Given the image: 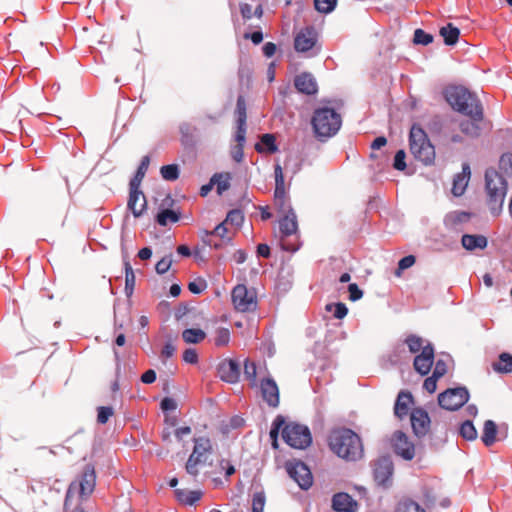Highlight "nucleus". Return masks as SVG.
<instances>
[{"label": "nucleus", "instance_id": "nucleus-1", "mask_svg": "<svg viewBox=\"0 0 512 512\" xmlns=\"http://www.w3.org/2000/svg\"><path fill=\"white\" fill-rule=\"evenodd\" d=\"M328 444L333 453L347 461H357L364 453L361 438L349 428L332 430L328 437Z\"/></svg>", "mask_w": 512, "mask_h": 512}, {"label": "nucleus", "instance_id": "nucleus-2", "mask_svg": "<svg viewBox=\"0 0 512 512\" xmlns=\"http://www.w3.org/2000/svg\"><path fill=\"white\" fill-rule=\"evenodd\" d=\"M446 101L457 112L475 119H484L483 107L478 97L462 86L448 88Z\"/></svg>", "mask_w": 512, "mask_h": 512}, {"label": "nucleus", "instance_id": "nucleus-3", "mask_svg": "<svg viewBox=\"0 0 512 512\" xmlns=\"http://www.w3.org/2000/svg\"><path fill=\"white\" fill-rule=\"evenodd\" d=\"M96 478L94 465L86 464L76 479L69 484L65 496L64 508L66 510L69 509L72 505L74 495L78 496V505L87 501L95 490Z\"/></svg>", "mask_w": 512, "mask_h": 512}, {"label": "nucleus", "instance_id": "nucleus-4", "mask_svg": "<svg viewBox=\"0 0 512 512\" xmlns=\"http://www.w3.org/2000/svg\"><path fill=\"white\" fill-rule=\"evenodd\" d=\"M311 125L315 136L324 141L334 136L342 125V118L334 109L321 107L314 111Z\"/></svg>", "mask_w": 512, "mask_h": 512}, {"label": "nucleus", "instance_id": "nucleus-5", "mask_svg": "<svg viewBox=\"0 0 512 512\" xmlns=\"http://www.w3.org/2000/svg\"><path fill=\"white\" fill-rule=\"evenodd\" d=\"M485 182L489 210L494 216H498L502 211L507 193V182L505 178L493 168L486 170Z\"/></svg>", "mask_w": 512, "mask_h": 512}, {"label": "nucleus", "instance_id": "nucleus-6", "mask_svg": "<svg viewBox=\"0 0 512 512\" xmlns=\"http://www.w3.org/2000/svg\"><path fill=\"white\" fill-rule=\"evenodd\" d=\"M409 149L414 158L424 165H431L435 160V148L430 142L426 132L414 124L409 133Z\"/></svg>", "mask_w": 512, "mask_h": 512}, {"label": "nucleus", "instance_id": "nucleus-7", "mask_svg": "<svg viewBox=\"0 0 512 512\" xmlns=\"http://www.w3.org/2000/svg\"><path fill=\"white\" fill-rule=\"evenodd\" d=\"M213 451V444L209 438H194L193 451L185 464L186 472L196 479L199 476L200 468L207 463Z\"/></svg>", "mask_w": 512, "mask_h": 512}, {"label": "nucleus", "instance_id": "nucleus-8", "mask_svg": "<svg viewBox=\"0 0 512 512\" xmlns=\"http://www.w3.org/2000/svg\"><path fill=\"white\" fill-rule=\"evenodd\" d=\"M282 438L291 447L305 449L312 442V436L307 426L289 423L282 429Z\"/></svg>", "mask_w": 512, "mask_h": 512}, {"label": "nucleus", "instance_id": "nucleus-9", "mask_svg": "<svg viewBox=\"0 0 512 512\" xmlns=\"http://www.w3.org/2000/svg\"><path fill=\"white\" fill-rule=\"evenodd\" d=\"M279 220V229L281 233V247L289 252H295L300 248L299 242H291L288 238L296 235L298 232L297 217L293 209H288V213Z\"/></svg>", "mask_w": 512, "mask_h": 512}, {"label": "nucleus", "instance_id": "nucleus-10", "mask_svg": "<svg viewBox=\"0 0 512 512\" xmlns=\"http://www.w3.org/2000/svg\"><path fill=\"white\" fill-rule=\"evenodd\" d=\"M234 308L239 312H252L257 308V296L253 290H248L246 285L235 286L231 293Z\"/></svg>", "mask_w": 512, "mask_h": 512}, {"label": "nucleus", "instance_id": "nucleus-11", "mask_svg": "<svg viewBox=\"0 0 512 512\" xmlns=\"http://www.w3.org/2000/svg\"><path fill=\"white\" fill-rule=\"evenodd\" d=\"M390 444L393 452L405 461H411L416 456L414 443L403 431H395L390 438Z\"/></svg>", "mask_w": 512, "mask_h": 512}, {"label": "nucleus", "instance_id": "nucleus-12", "mask_svg": "<svg viewBox=\"0 0 512 512\" xmlns=\"http://www.w3.org/2000/svg\"><path fill=\"white\" fill-rule=\"evenodd\" d=\"M468 399L469 393L466 388H451L439 394L438 403L443 409L453 411L462 407Z\"/></svg>", "mask_w": 512, "mask_h": 512}, {"label": "nucleus", "instance_id": "nucleus-13", "mask_svg": "<svg viewBox=\"0 0 512 512\" xmlns=\"http://www.w3.org/2000/svg\"><path fill=\"white\" fill-rule=\"evenodd\" d=\"M200 237L205 245L215 249L221 248L224 244L232 243V235L229 234L226 222L218 224L214 230H201Z\"/></svg>", "mask_w": 512, "mask_h": 512}, {"label": "nucleus", "instance_id": "nucleus-14", "mask_svg": "<svg viewBox=\"0 0 512 512\" xmlns=\"http://www.w3.org/2000/svg\"><path fill=\"white\" fill-rule=\"evenodd\" d=\"M285 468L290 478H292L301 489L306 490L312 486V473L303 462L289 461L286 463Z\"/></svg>", "mask_w": 512, "mask_h": 512}, {"label": "nucleus", "instance_id": "nucleus-15", "mask_svg": "<svg viewBox=\"0 0 512 512\" xmlns=\"http://www.w3.org/2000/svg\"><path fill=\"white\" fill-rule=\"evenodd\" d=\"M394 466L390 458L381 457L374 463L373 476L375 482L384 488H387L392 483Z\"/></svg>", "mask_w": 512, "mask_h": 512}, {"label": "nucleus", "instance_id": "nucleus-16", "mask_svg": "<svg viewBox=\"0 0 512 512\" xmlns=\"http://www.w3.org/2000/svg\"><path fill=\"white\" fill-rule=\"evenodd\" d=\"M260 391L263 400L269 407L277 408L279 406V387L272 377H266L260 381Z\"/></svg>", "mask_w": 512, "mask_h": 512}, {"label": "nucleus", "instance_id": "nucleus-17", "mask_svg": "<svg viewBox=\"0 0 512 512\" xmlns=\"http://www.w3.org/2000/svg\"><path fill=\"white\" fill-rule=\"evenodd\" d=\"M411 426L417 437L425 436L430 430V417L423 408H414L410 415Z\"/></svg>", "mask_w": 512, "mask_h": 512}, {"label": "nucleus", "instance_id": "nucleus-18", "mask_svg": "<svg viewBox=\"0 0 512 512\" xmlns=\"http://www.w3.org/2000/svg\"><path fill=\"white\" fill-rule=\"evenodd\" d=\"M434 363V348L429 343L422 348L420 354L414 358V369L422 376L427 375Z\"/></svg>", "mask_w": 512, "mask_h": 512}, {"label": "nucleus", "instance_id": "nucleus-19", "mask_svg": "<svg viewBox=\"0 0 512 512\" xmlns=\"http://www.w3.org/2000/svg\"><path fill=\"white\" fill-rule=\"evenodd\" d=\"M316 41L317 32L314 27H306L295 36L294 48L297 52H307L315 46Z\"/></svg>", "mask_w": 512, "mask_h": 512}, {"label": "nucleus", "instance_id": "nucleus-20", "mask_svg": "<svg viewBox=\"0 0 512 512\" xmlns=\"http://www.w3.org/2000/svg\"><path fill=\"white\" fill-rule=\"evenodd\" d=\"M219 377L228 383H236L240 377V366L232 359H224L218 366Z\"/></svg>", "mask_w": 512, "mask_h": 512}, {"label": "nucleus", "instance_id": "nucleus-21", "mask_svg": "<svg viewBox=\"0 0 512 512\" xmlns=\"http://www.w3.org/2000/svg\"><path fill=\"white\" fill-rule=\"evenodd\" d=\"M294 85L298 92L306 95H314L318 91V85L311 73L303 72L294 79Z\"/></svg>", "mask_w": 512, "mask_h": 512}, {"label": "nucleus", "instance_id": "nucleus-22", "mask_svg": "<svg viewBox=\"0 0 512 512\" xmlns=\"http://www.w3.org/2000/svg\"><path fill=\"white\" fill-rule=\"evenodd\" d=\"M357 507V502L348 493H336L332 498V508L336 512H354Z\"/></svg>", "mask_w": 512, "mask_h": 512}, {"label": "nucleus", "instance_id": "nucleus-23", "mask_svg": "<svg viewBox=\"0 0 512 512\" xmlns=\"http://www.w3.org/2000/svg\"><path fill=\"white\" fill-rule=\"evenodd\" d=\"M128 208L131 210L135 217L141 216L143 211L145 210L146 199L144 194L139 190V188L130 187Z\"/></svg>", "mask_w": 512, "mask_h": 512}, {"label": "nucleus", "instance_id": "nucleus-24", "mask_svg": "<svg viewBox=\"0 0 512 512\" xmlns=\"http://www.w3.org/2000/svg\"><path fill=\"white\" fill-rule=\"evenodd\" d=\"M413 404V396L409 391H400L395 405L394 414L399 418L403 419L408 415L410 406Z\"/></svg>", "mask_w": 512, "mask_h": 512}, {"label": "nucleus", "instance_id": "nucleus-25", "mask_svg": "<svg viewBox=\"0 0 512 512\" xmlns=\"http://www.w3.org/2000/svg\"><path fill=\"white\" fill-rule=\"evenodd\" d=\"M461 244L468 251L484 250L488 245V240L484 235L464 234L461 238Z\"/></svg>", "mask_w": 512, "mask_h": 512}, {"label": "nucleus", "instance_id": "nucleus-26", "mask_svg": "<svg viewBox=\"0 0 512 512\" xmlns=\"http://www.w3.org/2000/svg\"><path fill=\"white\" fill-rule=\"evenodd\" d=\"M470 167L468 164H464L462 172L457 174L453 180L452 193L455 196H461L464 194L470 178Z\"/></svg>", "mask_w": 512, "mask_h": 512}, {"label": "nucleus", "instance_id": "nucleus-27", "mask_svg": "<svg viewBox=\"0 0 512 512\" xmlns=\"http://www.w3.org/2000/svg\"><path fill=\"white\" fill-rule=\"evenodd\" d=\"M497 425L493 420H486L483 425L481 440L485 446L489 447L496 442L497 439Z\"/></svg>", "mask_w": 512, "mask_h": 512}, {"label": "nucleus", "instance_id": "nucleus-28", "mask_svg": "<svg viewBox=\"0 0 512 512\" xmlns=\"http://www.w3.org/2000/svg\"><path fill=\"white\" fill-rule=\"evenodd\" d=\"M255 150L258 153L268 152L270 154L276 153L278 147L276 145V138L273 134H263L260 138V143L255 144Z\"/></svg>", "mask_w": 512, "mask_h": 512}, {"label": "nucleus", "instance_id": "nucleus-29", "mask_svg": "<svg viewBox=\"0 0 512 512\" xmlns=\"http://www.w3.org/2000/svg\"><path fill=\"white\" fill-rule=\"evenodd\" d=\"M203 493L200 490L175 489L177 500L186 505H193L199 501Z\"/></svg>", "mask_w": 512, "mask_h": 512}, {"label": "nucleus", "instance_id": "nucleus-30", "mask_svg": "<svg viewBox=\"0 0 512 512\" xmlns=\"http://www.w3.org/2000/svg\"><path fill=\"white\" fill-rule=\"evenodd\" d=\"M469 118V120H464L460 123V130L469 137H478L481 133L480 123L483 119Z\"/></svg>", "mask_w": 512, "mask_h": 512}, {"label": "nucleus", "instance_id": "nucleus-31", "mask_svg": "<svg viewBox=\"0 0 512 512\" xmlns=\"http://www.w3.org/2000/svg\"><path fill=\"white\" fill-rule=\"evenodd\" d=\"M439 33L443 37L444 43L448 46L455 45L460 36V30L452 23L443 26Z\"/></svg>", "mask_w": 512, "mask_h": 512}, {"label": "nucleus", "instance_id": "nucleus-32", "mask_svg": "<svg viewBox=\"0 0 512 512\" xmlns=\"http://www.w3.org/2000/svg\"><path fill=\"white\" fill-rule=\"evenodd\" d=\"M471 214L464 211H453L446 215L444 223L449 228H456L459 224L468 222Z\"/></svg>", "mask_w": 512, "mask_h": 512}, {"label": "nucleus", "instance_id": "nucleus-33", "mask_svg": "<svg viewBox=\"0 0 512 512\" xmlns=\"http://www.w3.org/2000/svg\"><path fill=\"white\" fill-rule=\"evenodd\" d=\"M149 164H150V157L146 155L142 158L134 177L131 179L130 184H129L130 187L139 188V186L148 170Z\"/></svg>", "mask_w": 512, "mask_h": 512}, {"label": "nucleus", "instance_id": "nucleus-34", "mask_svg": "<svg viewBox=\"0 0 512 512\" xmlns=\"http://www.w3.org/2000/svg\"><path fill=\"white\" fill-rule=\"evenodd\" d=\"M493 369L499 373L512 372V355L509 353H502L499 360L492 364Z\"/></svg>", "mask_w": 512, "mask_h": 512}, {"label": "nucleus", "instance_id": "nucleus-35", "mask_svg": "<svg viewBox=\"0 0 512 512\" xmlns=\"http://www.w3.org/2000/svg\"><path fill=\"white\" fill-rule=\"evenodd\" d=\"M394 512H426L417 502L410 498L400 500L395 507Z\"/></svg>", "mask_w": 512, "mask_h": 512}, {"label": "nucleus", "instance_id": "nucleus-36", "mask_svg": "<svg viewBox=\"0 0 512 512\" xmlns=\"http://www.w3.org/2000/svg\"><path fill=\"white\" fill-rule=\"evenodd\" d=\"M182 338L186 343L197 344L206 338V333L201 329L189 328L182 332Z\"/></svg>", "mask_w": 512, "mask_h": 512}, {"label": "nucleus", "instance_id": "nucleus-37", "mask_svg": "<svg viewBox=\"0 0 512 512\" xmlns=\"http://www.w3.org/2000/svg\"><path fill=\"white\" fill-rule=\"evenodd\" d=\"M231 175L230 173H219L213 175L211 184L216 185L218 194H222L230 187Z\"/></svg>", "mask_w": 512, "mask_h": 512}, {"label": "nucleus", "instance_id": "nucleus-38", "mask_svg": "<svg viewBox=\"0 0 512 512\" xmlns=\"http://www.w3.org/2000/svg\"><path fill=\"white\" fill-rule=\"evenodd\" d=\"M125 292L128 296L133 293L135 287V274L128 259H124Z\"/></svg>", "mask_w": 512, "mask_h": 512}, {"label": "nucleus", "instance_id": "nucleus-39", "mask_svg": "<svg viewBox=\"0 0 512 512\" xmlns=\"http://www.w3.org/2000/svg\"><path fill=\"white\" fill-rule=\"evenodd\" d=\"M231 339V333L228 328L218 327L216 328L213 336V342L217 347H225L229 344Z\"/></svg>", "mask_w": 512, "mask_h": 512}, {"label": "nucleus", "instance_id": "nucleus-40", "mask_svg": "<svg viewBox=\"0 0 512 512\" xmlns=\"http://www.w3.org/2000/svg\"><path fill=\"white\" fill-rule=\"evenodd\" d=\"M180 214L170 210V209H164L160 211L156 216V221L161 226H166L168 222L175 223L179 221Z\"/></svg>", "mask_w": 512, "mask_h": 512}, {"label": "nucleus", "instance_id": "nucleus-41", "mask_svg": "<svg viewBox=\"0 0 512 512\" xmlns=\"http://www.w3.org/2000/svg\"><path fill=\"white\" fill-rule=\"evenodd\" d=\"M274 175H275V190H274V194L281 195V194L287 193L286 192V187H285L284 174H283V170H282V167H281L280 164H276L275 165V167H274Z\"/></svg>", "mask_w": 512, "mask_h": 512}, {"label": "nucleus", "instance_id": "nucleus-42", "mask_svg": "<svg viewBox=\"0 0 512 512\" xmlns=\"http://www.w3.org/2000/svg\"><path fill=\"white\" fill-rule=\"evenodd\" d=\"M244 376L250 382L251 387H255L257 385V367L255 362L250 360H245L244 362Z\"/></svg>", "mask_w": 512, "mask_h": 512}, {"label": "nucleus", "instance_id": "nucleus-43", "mask_svg": "<svg viewBox=\"0 0 512 512\" xmlns=\"http://www.w3.org/2000/svg\"><path fill=\"white\" fill-rule=\"evenodd\" d=\"M460 435L469 441L477 438V430L470 420L464 421L459 428Z\"/></svg>", "mask_w": 512, "mask_h": 512}, {"label": "nucleus", "instance_id": "nucleus-44", "mask_svg": "<svg viewBox=\"0 0 512 512\" xmlns=\"http://www.w3.org/2000/svg\"><path fill=\"white\" fill-rule=\"evenodd\" d=\"M160 174L166 181H175L179 178V167L177 164L164 165L160 169Z\"/></svg>", "mask_w": 512, "mask_h": 512}, {"label": "nucleus", "instance_id": "nucleus-45", "mask_svg": "<svg viewBox=\"0 0 512 512\" xmlns=\"http://www.w3.org/2000/svg\"><path fill=\"white\" fill-rule=\"evenodd\" d=\"M235 114L237 117L236 124L246 125L247 113L246 102L243 96L237 98Z\"/></svg>", "mask_w": 512, "mask_h": 512}, {"label": "nucleus", "instance_id": "nucleus-46", "mask_svg": "<svg viewBox=\"0 0 512 512\" xmlns=\"http://www.w3.org/2000/svg\"><path fill=\"white\" fill-rule=\"evenodd\" d=\"M274 204L282 214H286L288 209H292L287 193L281 195L274 194Z\"/></svg>", "mask_w": 512, "mask_h": 512}, {"label": "nucleus", "instance_id": "nucleus-47", "mask_svg": "<svg viewBox=\"0 0 512 512\" xmlns=\"http://www.w3.org/2000/svg\"><path fill=\"white\" fill-rule=\"evenodd\" d=\"M405 343L407 344L409 351L411 353H417L420 350L422 351L423 346V339L417 335L410 334L405 339Z\"/></svg>", "mask_w": 512, "mask_h": 512}, {"label": "nucleus", "instance_id": "nucleus-48", "mask_svg": "<svg viewBox=\"0 0 512 512\" xmlns=\"http://www.w3.org/2000/svg\"><path fill=\"white\" fill-rule=\"evenodd\" d=\"M266 496L263 491L255 492L252 497V512H264Z\"/></svg>", "mask_w": 512, "mask_h": 512}, {"label": "nucleus", "instance_id": "nucleus-49", "mask_svg": "<svg viewBox=\"0 0 512 512\" xmlns=\"http://www.w3.org/2000/svg\"><path fill=\"white\" fill-rule=\"evenodd\" d=\"M244 221V215L241 210L239 209H233L228 212L226 219L224 222L226 224L235 225L237 227L241 226Z\"/></svg>", "mask_w": 512, "mask_h": 512}, {"label": "nucleus", "instance_id": "nucleus-50", "mask_svg": "<svg viewBox=\"0 0 512 512\" xmlns=\"http://www.w3.org/2000/svg\"><path fill=\"white\" fill-rule=\"evenodd\" d=\"M337 0H314L315 9L320 13H330L334 10Z\"/></svg>", "mask_w": 512, "mask_h": 512}, {"label": "nucleus", "instance_id": "nucleus-51", "mask_svg": "<svg viewBox=\"0 0 512 512\" xmlns=\"http://www.w3.org/2000/svg\"><path fill=\"white\" fill-rule=\"evenodd\" d=\"M326 310L327 311H332L333 310V316L336 319H343L348 314V308L342 302H339V303H336V304H327L326 305Z\"/></svg>", "mask_w": 512, "mask_h": 512}, {"label": "nucleus", "instance_id": "nucleus-52", "mask_svg": "<svg viewBox=\"0 0 512 512\" xmlns=\"http://www.w3.org/2000/svg\"><path fill=\"white\" fill-rule=\"evenodd\" d=\"M432 41H433V36L431 34L426 33L422 29L415 30L414 38H413V42L415 44L428 45V44L432 43Z\"/></svg>", "mask_w": 512, "mask_h": 512}, {"label": "nucleus", "instance_id": "nucleus-53", "mask_svg": "<svg viewBox=\"0 0 512 512\" xmlns=\"http://www.w3.org/2000/svg\"><path fill=\"white\" fill-rule=\"evenodd\" d=\"M415 262H416V258L413 255H408V256L403 257L398 262V268L395 271L396 276L399 277L403 270L410 268L411 266H413L415 264Z\"/></svg>", "mask_w": 512, "mask_h": 512}, {"label": "nucleus", "instance_id": "nucleus-54", "mask_svg": "<svg viewBox=\"0 0 512 512\" xmlns=\"http://www.w3.org/2000/svg\"><path fill=\"white\" fill-rule=\"evenodd\" d=\"M114 411L112 407L101 406L98 408L97 422L100 424H106L109 418L113 415Z\"/></svg>", "mask_w": 512, "mask_h": 512}, {"label": "nucleus", "instance_id": "nucleus-55", "mask_svg": "<svg viewBox=\"0 0 512 512\" xmlns=\"http://www.w3.org/2000/svg\"><path fill=\"white\" fill-rule=\"evenodd\" d=\"M172 264V256L168 255L159 260L155 265V270L158 274L166 273Z\"/></svg>", "mask_w": 512, "mask_h": 512}, {"label": "nucleus", "instance_id": "nucleus-56", "mask_svg": "<svg viewBox=\"0 0 512 512\" xmlns=\"http://www.w3.org/2000/svg\"><path fill=\"white\" fill-rule=\"evenodd\" d=\"M207 287V283L204 279H197L188 284V289L193 294L202 293Z\"/></svg>", "mask_w": 512, "mask_h": 512}, {"label": "nucleus", "instance_id": "nucleus-57", "mask_svg": "<svg viewBox=\"0 0 512 512\" xmlns=\"http://www.w3.org/2000/svg\"><path fill=\"white\" fill-rule=\"evenodd\" d=\"M405 157H406V154H405L404 150H399L396 152L395 157H394V163H393V167L396 170H399V171L405 170V168H406Z\"/></svg>", "mask_w": 512, "mask_h": 512}, {"label": "nucleus", "instance_id": "nucleus-58", "mask_svg": "<svg viewBox=\"0 0 512 512\" xmlns=\"http://www.w3.org/2000/svg\"><path fill=\"white\" fill-rule=\"evenodd\" d=\"M349 299L351 301H357L363 297V291L358 287L356 283H351L348 286Z\"/></svg>", "mask_w": 512, "mask_h": 512}, {"label": "nucleus", "instance_id": "nucleus-59", "mask_svg": "<svg viewBox=\"0 0 512 512\" xmlns=\"http://www.w3.org/2000/svg\"><path fill=\"white\" fill-rule=\"evenodd\" d=\"M183 360L189 364H196L198 362V353L193 348H188L183 353Z\"/></svg>", "mask_w": 512, "mask_h": 512}, {"label": "nucleus", "instance_id": "nucleus-60", "mask_svg": "<svg viewBox=\"0 0 512 512\" xmlns=\"http://www.w3.org/2000/svg\"><path fill=\"white\" fill-rule=\"evenodd\" d=\"M447 372V365L443 360H438L435 364L432 375L436 378L443 377Z\"/></svg>", "mask_w": 512, "mask_h": 512}, {"label": "nucleus", "instance_id": "nucleus-61", "mask_svg": "<svg viewBox=\"0 0 512 512\" xmlns=\"http://www.w3.org/2000/svg\"><path fill=\"white\" fill-rule=\"evenodd\" d=\"M235 141L236 144H242V146H244L246 141V125L237 124Z\"/></svg>", "mask_w": 512, "mask_h": 512}, {"label": "nucleus", "instance_id": "nucleus-62", "mask_svg": "<svg viewBox=\"0 0 512 512\" xmlns=\"http://www.w3.org/2000/svg\"><path fill=\"white\" fill-rule=\"evenodd\" d=\"M284 424V420L278 416L274 422H273V427L270 431V438L274 441H277L278 439V433H279V430L281 428V426Z\"/></svg>", "mask_w": 512, "mask_h": 512}, {"label": "nucleus", "instance_id": "nucleus-63", "mask_svg": "<svg viewBox=\"0 0 512 512\" xmlns=\"http://www.w3.org/2000/svg\"><path fill=\"white\" fill-rule=\"evenodd\" d=\"M243 150H244V146H242V144H236L235 146L232 147L231 157L233 158L234 161L239 163L243 160V157H244Z\"/></svg>", "mask_w": 512, "mask_h": 512}, {"label": "nucleus", "instance_id": "nucleus-64", "mask_svg": "<svg viewBox=\"0 0 512 512\" xmlns=\"http://www.w3.org/2000/svg\"><path fill=\"white\" fill-rule=\"evenodd\" d=\"M437 381H438V378H436L433 375L426 378L424 380V384H423L424 389L426 391H428L429 393H434L437 389Z\"/></svg>", "mask_w": 512, "mask_h": 512}]
</instances>
